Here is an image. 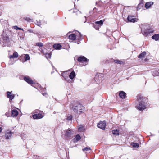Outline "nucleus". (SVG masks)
Instances as JSON below:
<instances>
[{
  "instance_id": "obj_1",
  "label": "nucleus",
  "mask_w": 159,
  "mask_h": 159,
  "mask_svg": "<svg viewBox=\"0 0 159 159\" xmlns=\"http://www.w3.org/2000/svg\"><path fill=\"white\" fill-rule=\"evenodd\" d=\"M73 110L76 114H80L84 110V107L80 104L75 105L72 107Z\"/></svg>"
},
{
  "instance_id": "obj_2",
  "label": "nucleus",
  "mask_w": 159,
  "mask_h": 159,
  "mask_svg": "<svg viewBox=\"0 0 159 159\" xmlns=\"http://www.w3.org/2000/svg\"><path fill=\"white\" fill-rule=\"evenodd\" d=\"M143 100V99L142 98L139 99L138 100L136 107L140 110H143L145 108L146 103Z\"/></svg>"
},
{
  "instance_id": "obj_3",
  "label": "nucleus",
  "mask_w": 159,
  "mask_h": 159,
  "mask_svg": "<svg viewBox=\"0 0 159 159\" xmlns=\"http://www.w3.org/2000/svg\"><path fill=\"white\" fill-rule=\"evenodd\" d=\"M62 135L66 139L70 138L72 135L71 130L68 129L65 131L64 133L62 134Z\"/></svg>"
},
{
  "instance_id": "obj_4",
  "label": "nucleus",
  "mask_w": 159,
  "mask_h": 159,
  "mask_svg": "<svg viewBox=\"0 0 159 159\" xmlns=\"http://www.w3.org/2000/svg\"><path fill=\"white\" fill-rule=\"evenodd\" d=\"M13 132L9 130H6L5 132V137L6 139H9L11 138Z\"/></svg>"
},
{
  "instance_id": "obj_5",
  "label": "nucleus",
  "mask_w": 159,
  "mask_h": 159,
  "mask_svg": "<svg viewBox=\"0 0 159 159\" xmlns=\"http://www.w3.org/2000/svg\"><path fill=\"white\" fill-rule=\"evenodd\" d=\"M78 61L82 63H84L83 65L84 66L87 64V59L84 56L79 57L78 59Z\"/></svg>"
},
{
  "instance_id": "obj_6",
  "label": "nucleus",
  "mask_w": 159,
  "mask_h": 159,
  "mask_svg": "<svg viewBox=\"0 0 159 159\" xmlns=\"http://www.w3.org/2000/svg\"><path fill=\"white\" fill-rule=\"evenodd\" d=\"M106 125V122L105 121H100L98 124L97 126L98 127L102 129L105 130Z\"/></svg>"
},
{
  "instance_id": "obj_7",
  "label": "nucleus",
  "mask_w": 159,
  "mask_h": 159,
  "mask_svg": "<svg viewBox=\"0 0 159 159\" xmlns=\"http://www.w3.org/2000/svg\"><path fill=\"white\" fill-rule=\"evenodd\" d=\"M127 20L129 22L133 23L137 22L138 20L137 18H135L134 16H129Z\"/></svg>"
},
{
  "instance_id": "obj_8",
  "label": "nucleus",
  "mask_w": 159,
  "mask_h": 159,
  "mask_svg": "<svg viewBox=\"0 0 159 159\" xmlns=\"http://www.w3.org/2000/svg\"><path fill=\"white\" fill-rule=\"evenodd\" d=\"M43 117V115L42 113H38L33 115V117L34 119H40Z\"/></svg>"
},
{
  "instance_id": "obj_9",
  "label": "nucleus",
  "mask_w": 159,
  "mask_h": 159,
  "mask_svg": "<svg viewBox=\"0 0 159 159\" xmlns=\"http://www.w3.org/2000/svg\"><path fill=\"white\" fill-rule=\"evenodd\" d=\"M154 3L152 2H146L145 4V7L147 9H149L150 8L153 4Z\"/></svg>"
},
{
  "instance_id": "obj_10",
  "label": "nucleus",
  "mask_w": 159,
  "mask_h": 159,
  "mask_svg": "<svg viewBox=\"0 0 159 159\" xmlns=\"http://www.w3.org/2000/svg\"><path fill=\"white\" fill-rule=\"evenodd\" d=\"M24 80L29 84H33L34 82L29 77H25L24 78Z\"/></svg>"
},
{
  "instance_id": "obj_11",
  "label": "nucleus",
  "mask_w": 159,
  "mask_h": 159,
  "mask_svg": "<svg viewBox=\"0 0 159 159\" xmlns=\"http://www.w3.org/2000/svg\"><path fill=\"white\" fill-rule=\"evenodd\" d=\"M7 97L9 98L10 100H12L15 97V95L12 94L10 92H8L7 93Z\"/></svg>"
},
{
  "instance_id": "obj_12",
  "label": "nucleus",
  "mask_w": 159,
  "mask_h": 159,
  "mask_svg": "<svg viewBox=\"0 0 159 159\" xmlns=\"http://www.w3.org/2000/svg\"><path fill=\"white\" fill-rule=\"evenodd\" d=\"M81 138L80 136L78 134L74 138V139H73V141L74 143H75L80 140V139Z\"/></svg>"
},
{
  "instance_id": "obj_13",
  "label": "nucleus",
  "mask_w": 159,
  "mask_h": 159,
  "mask_svg": "<svg viewBox=\"0 0 159 159\" xmlns=\"http://www.w3.org/2000/svg\"><path fill=\"white\" fill-rule=\"evenodd\" d=\"M18 54L17 52H15L13 53V55H10L9 56V57L10 59L11 58H16L18 57Z\"/></svg>"
},
{
  "instance_id": "obj_14",
  "label": "nucleus",
  "mask_w": 159,
  "mask_h": 159,
  "mask_svg": "<svg viewBox=\"0 0 159 159\" xmlns=\"http://www.w3.org/2000/svg\"><path fill=\"white\" fill-rule=\"evenodd\" d=\"M120 97L122 98H125L126 97L125 93L123 91H120L119 93Z\"/></svg>"
},
{
  "instance_id": "obj_15",
  "label": "nucleus",
  "mask_w": 159,
  "mask_h": 159,
  "mask_svg": "<svg viewBox=\"0 0 159 159\" xmlns=\"http://www.w3.org/2000/svg\"><path fill=\"white\" fill-rule=\"evenodd\" d=\"M18 111L16 109H13L12 110V116L13 117H16L18 114Z\"/></svg>"
},
{
  "instance_id": "obj_16",
  "label": "nucleus",
  "mask_w": 159,
  "mask_h": 159,
  "mask_svg": "<svg viewBox=\"0 0 159 159\" xmlns=\"http://www.w3.org/2000/svg\"><path fill=\"white\" fill-rule=\"evenodd\" d=\"M70 78L71 79H73L75 77V74L74 71H72L69 75Z\"/></svg>"
},
{
  "instance_id": "obj_17",
  "label": "nucleus",
  "mask_w": 159,
  "mask_h": 159,
  "mask_svg": "<svg viewBox=\"0 0 159 159\" xmlns=\"http://www.w3.org/2000/svg\"><path fill=\"white\" fill-rule=\"evenodd\" d=\"M61 46L60 44H55L53 45V47L56 50H59L61 48Z\"/></svg>"
},
{
  "instance_id": "obj_18",
  "label": "nucleus",
  "mask_w": 159,
  "mask_h": 159,
  "mask_svg": "<svg viewBox=\"0 0 159 159\" xmlns=\"http://www.w3.org/2000/svg\"><path fill=\"white\" fill-rule=\"evenodd\" d=\"M152 39H154L156 41H158L159 39V34H155L154 35L152 36Z\"/></svg>"
},
{
  "instance_id": "obj_19",
  "label": "nucleus",
  "mask_w": 159,
  "mask_h": 159,
  "mask_svg": "<svg viewBox=\"0 0 159 159\" xmlns=\"http://www.w3.org/2000/svg\"><path fill=\"white\" fill-rule=\"evenodd\" d=\"M69 38L72 40H74L76 39V36L74 34H71L69 36Z\"/></svg>"
},
{
  "instance_id": "obj_20",
  "label": "nucleus",
  "mask_w": 159,
  "mask_h": 159,
  "mask_svg": "<svg viewBox=\"0 0 159 159\" xmlns=\"http://www.w3.org/2000/svg\"><path fill=\"white\" fill-rule=\"evenodd\" d=\"M78 129L80 132H83L85 130L84 127L81 125H80L78 127Z\"/></svg>"
},
{
  "instance_id": "obj_21",
  "label": "nucleus",
  "mask_w": 159,
  "mask_h": 159,
  "mask_svg": "<svg viewBox=\"0 0 159 159\" xmlns=\"http://www.w3.org/2000/svg\"><path fill=\"white\" fill-rule=\"evenodd\" d=\"M146 55V52H143L139 56V58H143Z\"/></svg>"
},
{
  "instance_id": "obj_22",
  "label": "nucleus",
  "mask_w": 159,
  "mask_h": 159,
  "mask_svg": "<svg viewBox=\"0 0 159 159\" xmlns=\"http://www.w3.org/2000/svg\"><path fill=\"white\" fill-rule=\"evenodd\" d=\"M131 145L134 148H138L139 147V144L137 143H132Z\"/></svg>"
},
{
  "instance_id": "obj_23",
  "label": "nucleus",
  "mask_w": 159,
  "mask_h": 159,
  "mask_svg": "<svg viewBox=\"0 0 159 159\" xmlns=\"http://www.w3.org/2000/svg\"><path fill=\"white\" fill-rule=\"evenodd\" d=\"M112 133L114 135H118L119 134V131L117 130H113Z\"/></svg>"
},
{
  "instance_id": "obj_24",
  "label": "nucleus",
  "mask_w": 159,
  "mask_h": 159,
  "mask_svg": "<svg viewBox=\"0 0 159 159\" xmlns=\"http://www.w3.org/2000/svg\"><path fill=\"white\" fill-rule=\"evenodd\" d=\"M143 4L142 3H139L138 5L137 6V10H139L143 7Z\"/></svg>"
},
{
  "instance_id": "obj_25",
  "label": "nucleus",
  "mask_w": 159,
  "mask_h": 159,
  "mask_svg": "<svg viewBox=\"0 0 159 159\" xmlns=\"http://www.w3.org/2000/svg\"><path fill=\"white\" fill-rule=\"evenodd\" d=\"M24 57L25 58V61L29 60L30 59V57L29 55H24Z\"/></svg>"
},
{
  "instance_id": "obj_26",
  "label": "nucleus",
  "mask_w": 159,
  "mask_h": 159,
  "mask_svg": "<svg viewBox=\"0 0 159 159\" xmlns=\"http://www.w3.org/2000/svg\"><path fill=\"white\" fill-rule=\"evenodd\" d=\"M104 22V20H101L99 21H97L95 23L97 24H99L100 25H102Z\"/></svg>"
},
{
  "instance_id": "obj_27",
  "label": "nucleus",
  "mask_w": 159,
  "mask_h": 159,
  "mask_svg": "<svg viewBox=\"0 0 159 159\" xmlns=\"http://www.w3.org/2000/svg\"><path fill=\"white\" fill-rule=\"evenodd\" d=\"M83 151H91L90 148L89 147H86L82 149Z\"/></svg>"
},
{
  "instance_id": "obj_28",
  "label": "nucleus",
  "mask_w": 159,
  "mask_h": 159,
  "mask_svg": "<svg viewBox=\"0 0 159 159\" xmlns=\"http://www.w3.org/2000/svg\"><path fill=\"white\" fill-rule=\"evenodd\" d=\"M153 75L154 76H157L159 75V72H155L153 73Z\"/></svg>"
},
{
  "instance_id": "obj_29",
  "label": "nucleus",
  "mask_w": 159,
  "mask_h": 159,
  "mask_svg": "<svg viewBox=\"0 0 159 159\" xmlns=\"http://www.w3.org/2000/svg\"><path fill=\"white\" fill-rule=\"evenodd\" d=\"M114 62L116 63H119L120 64H121V61H120L119 60H114Z\"/></svg>"
},
{
  "instance_id": "obj_30",
  "label": "nucleus",
  "mask_w": 159,
  "mask_h": 159,
  "mask_svg": "<svg viewBox=\"0 0 159 159\" xmlns=\"http://www.w3.org/2000/svg\"><path fill=\"white\" fill-rule=\"evenodd\" d=\"M46 57L47 58H50L51 57L50 53H47L46 54Z\"/></svg>"
},
{
  "instance_id": "obj_31",
  "label": "nucleus",
  "mask_w": 159,
  "mask_h": 159,
  "mask_svg": "<svg viewBox=\"0 0 159 159\" xmlns=\"http://www.w3.org/2000/svg\"><path fill=\"white\" fill-rule=\"evenodd\" d=\"M36 45L39 47H42L43 46V44L41 43H37Z\"/></svg>"
},
{
  "instance_id": "obj_32",
  "label": "nucleus",
  "mask_w": 159,
  "mask_h": 159,
  "mask_svg": "<svg viewBox=\"0 0 159 159\" xmlns=\"http://www.w3.org/2000/svg\"><path fill=\"white\" fill-rule=\"evenodd\" d=\"M66 72H63L62 74V76H63L64 78H65L66 77V76H65V75H66Z\"/></svg>"
},
{
  "instance_id": "obj_33",
  "label": "nucleus",
  "mask_w": 159,
  "mask_h": 159,
  "mask_svg": "<svg viewBox=\"0 0 159 159\" xmlns=\"http://www.w3.org/2000/svg\"><path fill=\"white\" fill-rule=\"evenodd\" d=\"M72 118V116H71L70 115V116L67 117V120H71Z\"/></svg>"
},
{
  "instance_id": "obj_34",
  "label": "nucleus",
  "mask_w": 159,
  "mask_h": 159,
  "mask_svg": "<svg viewBox=\"0 0 159 159\" xmlns=\"http://www.w3.org/2000/svg\"><path fill=\"white\" fill-rule=\"evenodd\" d=\"M14 28L15 29H20V30H23V29H21L20 28H19L17 26H14Z\"/></svg>"
},
{
  "instance_id": "obj_35",
  "label": "nucleus",
  "mask_w": 159,
  "mask_h": 159,
  "mask_svg": "<svg viewBox=\"0 0 159 159\" xmlns=\"http://www.w3.org/2000/svg\"><path fill=\"white\" fill-rule=\"evenodd\" d=\"M154 31V30H150V31H149L148 32V33H153Z\"/></svg>"
},
{
  "instance_id": "obj_36",
  "label": "nucleus",
  "mask_w": 159,
  "mask_h": 159,
  "mask_svg": "<svg viewBox=\"0 0 159 159\" xmlns=\"http://www.w3.org/2000/svg\"><path fill=\"white\" fill-rule=\"evenodd\" d=\"M37 25L38 26H40L41 25V24L40 23H38L37 24Z\"/></svg>"
},
{
  "instance_id": "obj_37",
  "label": "nucleus",
  "mask_w": 159,
  "mask_h": 159,
  "mask_svg": "<svg viewBox=\"0 0 159 159\" xmlns=\"http://www.w3.org/2000/svg\"><path fill=\"white\" fill-rule=\"evenodd\" d=\"M8 113H6V115L7 116H8Z\"/></svg>"
}]
</instances>
